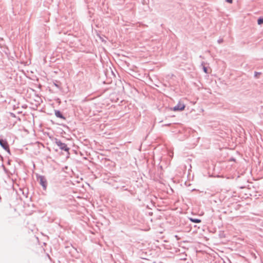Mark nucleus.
<instances>
[{
  "label": "nucleus",
  "instance_id": "8",
  "mask_svg": "<svg viewBox=\"0 0 263 263\" xmlns=\"http://www.w3.org/2000/svg\"><path fill=\"white\" fill-rule=\"evenodd\" d=\"M227 2L231 4L233 2V0H227Z\"/></svg>",
  "mask_w": 263,
  "mask_h": 263
},
{
  "label": "nucleus",
  "instance_id": "6",
  "mask_svg": "<svg viewBox=\"0 0 263 263\" xmlns=\"http://www.w3.org/2000/svg\"><path fill=\"white\" fill-rule=\"evenodd\" d=\"M191 220L192 222H195V223H200V222H201V220L198 219L191 218Z\"/></svg>",
  "mask_w": 263,
  "mask_h": 263
},
{
  "label": "nucleus",
  "instance_id": "10",
  "mask_svg": "<svg viewBox=\"0 0 263 263\" xmlns=\"http://www.w3.org/2000/svg\"><path fill=\"white\" fill-rule=\"evenodd\" d=\"M204 71H205V72H207L206 69L205 67L204 68Z\"/></svg>",
  "mask_w": 263,
  "mask_h": 263
},
{
  "label": "nucleus",
  "instance_id": "1",
  "mask_svg": "<svg viewBox=\"0 0 263 263\" xmlns=\"http://www.w3.org/2000/svg\"><path fill=\"white\" fill-rule=\"evenodd\" d=\"M185 107V105L183 103L181 102H179L176 106L172 108L171 109L174 111H182L184 109Z\"/></svg>",
  "mask_w": 263,
  "mask_h": 263
},
{
  "label": "nucleus",
  "instance_id": "4",
  "mask_svg": "<svg viewBox=\"0 0 263 263\" xmlns=\"http://www.w3.org/2000/svg\"><path fill=\"white\" fill-rule=\"evenodd\" d=\"M40 183L45 189H46L47 182L43 177L40 178Z\"/></svg>",
  "mask_w": 263,
  "mask_h": 263
},
{
  "label": "nucleus",
  "instance_id": "5",
  "mask_svg": "<svg viewBox=\"0 0 263 263\" xmlns=\"http://www.w3.org/2000/svg\"><path fill=\"white\" fill-rule=\"evenodd\" d=\"M55 114L57 117H59L60 118H63V116L61 113L59 111H56Z\"/></svg>",
  "mask_w": 263,
  "mask_h": 263
},
{
  "label": "nucleus",
  "instance_id": "9",
  "mask_svg": "<svg viewBox=\"0 0 263 263\" xmlns=\"http://www.w3.org/2000/svg\"><path fill=\"white\" fill-rule=\"evenodd\" d=\"M258 74H260V73L256 72V74H255V76L257 77Z\"/></svg>",
  "mask_w": 263,
  "mask_h": 263
},
{
  "label": "nucleus",
  "instance_id": "7",
  "mask_svg": "<svg viewBox=\"0 0 263 263\" xmlns=\"http://www.w3.org/2000/svg\"><path fill=\"white\" fill-rule=\"evenodd\" d=\"M257 23L258 25H261L263 24V18H260L257 21Z\"/></svg>",
  "mask_w": 263,
  "mask_h": 263
},
{
  "label": "nucleus",
  "instance_id": "2",
  "mask_svg": "<svg viewBox=\"0 0 263 263\" xmlns=\"http://www.w3.org/2000/svg\"><path fill=\"white\" fill-rule=\"evenodd\" d=\"M56 144L62 150H64L66 152H68L69 148L67 147V145L64 143H62L59 140L56 141Z\"/></svg>",
  "mask_w": 263,
  "mask_h": 263
},
{
  "label": "nucleus",
  "instance_id": "3",
  "mask_svg": "<svg viewBox=\"0 0 263 263\" xmlns=\"http://www.w3.org/2000/svg\"><path fill=\"white\" fill-rule=\"evenodd\" d=\"M0 145L6 151H9V147L6 140L0 139Z\"/></svg>",
  "mask_w": 263,
  "mask_h": 263
}]
</instances>
